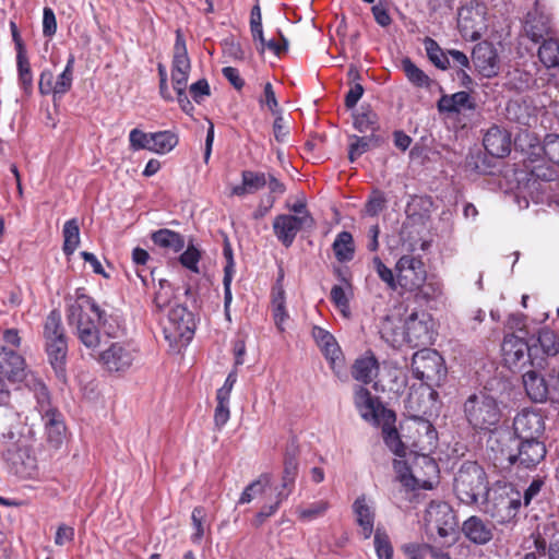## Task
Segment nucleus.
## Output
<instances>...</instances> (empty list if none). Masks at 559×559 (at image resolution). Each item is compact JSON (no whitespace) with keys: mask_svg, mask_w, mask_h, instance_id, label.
I'll return each instance as SVG.
<instances>
[{"mask_svg":"<svg viewBox=\"0 0 559 559\" xmlns=\"http://www.w3.org/2000/svg\"><path fill=\"white\" fill-rule=\"evenodd\" d=\"M68 322L75 329L79 341L92 352H98L102 343L100 331L109 337L118 334L117 319L107 314L88 296L79 295L69 306Z\"/></svg>","mask_w":559,"mask_h":559,"instance_id":"f257e3e1","label":"nucleus"},{"mask_svg":"<svg viewBox=\"0 0 559 559\" xmlns=\"http://www.w3.org/2000/svg\"><path fill=\"white\" fill-rule=\"evenodd\" d=\"M400 481L413 490H430L438 483L439 468L429 453L411 452L405 460H395Z\"/></svg>","mask_w":559,"mask_h":559,"instance_id":"f03ea898","label":"nucleus"},{"mask_svg":"<svg viewBox=\"0 0 559 559\" xmlns=\"http://www.w3.org/2000/svg\"><path fill=\"white\" fill-rule=\"evenodd\" d=\"M27 390L36 401L35 408L44 421L48 442L53 448H59L64 440L66 426L62 415L51 403L46 384L41 379L31 377L27 380Z\"/></svg>","mask_w":559,"mask_h":559,"instance_id":"7ed1b4c3","label":"nucleus"},{"mask_svg":"<svg viewBox=\"0 0 559 559\" xmlns=\"http://www.w3.org/2000/svg\"><path fill=\"white\" fill-rule=\"evenodd\" d=\"M191 70V62L187 52L186 39L181 31L176 32L174 56L171 62V84L177 94V102L180 108L188 115H192L194 106L187 94V85Z\"/></svg>","mask_w":559,"mask_h":559,"instance_id":"20e7f679","label":"nucleus"},{"mask_svg":"<svg viewBox=\"0 0 559 559\" xmlns=\"http://www.w3.org/2000/svg\"><path fill=\"white\" fill-rule=\"evenodd\" d=\"M454 490L465 504H474L488 496L486 473L476 462H465L454 478Z\"/></svg>","mask_w":559,"mask_h":559,"instance_id":"39448f33","label":"nucleus"},{"mask_svg":"<svg viewBox=\"0 0 559 559\" xmlns=\"http://www.w3.org/2000/svg\"><path fill=\"white\" fill-rule=\"evenodd\" d=\"M464 414L475 430H491L501 419L499 403L491 395L480 392L471 395L464 403Z\"/></svg>","mask_w":559,"mask_h":559,"instance_id":"423d86ee","label":"nucleus"},{"mask_svg":"<svg viewBox=\"0 0 559 559\" xmlns=\"http://www.w3.org/2000/svg\"><path fill=\"white\" fill-rule=\"evenodd\" d=\"M163 333L170 346H186L194 333L192 313L182 305L171 306L163 322Z\"/></svg>","mask_w":559,"mask_h":559,"instance_id":"0eeeda50","label":"nucleus"},{"mask_svg":"<svg viewBox=\"0 0 559 559\" xmlns=\"http://www.w3.org/2000/svg\"><path fill=\"white\" fill-rule=\"evenodd\" d=\"M433 337L431 316L425 311H414L405 320L400 337L392 338L394 345L406 342L413 347L428 345Z\"/></svg>","mask_w":559,"mask_h":559,"instance_id":"6e6552de","label":"nucleus"},{"mask_svg":"<svg viewBox=\"0 0 559 559\" xmlns=\"http://www.w3.org/2000/svg\"><path fill=\"white\" fill-rule=\"evenodd\" d=\"M413 376L427 385L438 383L444 376L443 359L437 350L424 348L412 358Z\"/></svg>","mask_w":559,"mask_h":559,"instance_id":"1a4fd4ad","label":"nucleus"},{"mask_svg":"<svg viewBox=\"0 0 559 559\" xmlns=\"http://www.w3.org/2000/svg\"><path fill=\"white\" fill-rule=\"evenodd\" d=\"M396 282L406 292H417L427 281L425 264L419 257L402 255L396 264Z\"/></svg>","mask_w":559,"mask_h":559,"instance_id":"9d476101","label":"nucleus"},{"mask_svg":"<svg viewBox=\"0 0 559 559\" xmlns=\"http://www.w3.org/2000/svg\"><path fill=\"white\" fill-rule=\"evenodd\" d=\"M138 356L136 349L127 342H114L106 349L98 352L99 364L109 372L128 371Z\"/></svg>","mask_w":559,"mask_h":559,"instance_id":"9b49d317","label":"nucleus"},{"mask_svg":"<svg viewBox=\"0 0 559 559\" xmlns=\"http://www.w3.org/2000/svg\"><path fill=\"white\" fill-rule=\"evenodd\" d=\"M354 402L361 418L372 425L379 426L383 420L395 421V414L384 408L379 399L361 385L355 389Z\"/></svg>","mask_w":559,"mask_h":559,"instance_id":"f8f14e48","label":"nucleus"},{"mask_svg":"<svg viewBox=\"0 0 559 559\" xmlns=\"http://www.w3.org/2000/svg\"><path fill=\"white\" fill-rule=\"evenodd\" d=\"M457 26L463 37L478 40L487 29L486 5L478 1H471L459 11Z\"/></svg>","mask_w":559,"mask_h":559,"instance_id":"ddd939ff","label":"nucleus"},{"mask_svg":"<svg viewBox=\"0 0 559 559\" xmlns=\"http://www.w3.org/2000/svg\"><path fill=\"white\" fill-rule=\"evenodd\" d=\"M425 521L442 538L455 535L457 530L456 515L447 502H431L426 510Z\"/></svg>","mask_w":559,"mask_h":559,"instance_id":"4468645a","label":"nucleus"},{"mask_svg":"<svg viewBox=\"0 0 559 559\" xmlns=\"http://www.w3.org/2000/svg\"><path fill=\"white\" fill-rule=\"evenodd\" d=\"M406 429L412 432L408 437V447L413 448L411 452L430 453L437 447V431L429 420L414 418L406 423Z\"/></svg>","mask_w":559,"mask_h":559,"instance_id":"2eb2a0df","label":"nucleus"},{"mask_svg":"<svg viewBox=\"0 0 559 559\" xmlns=\"http://www.w3.org/2000/svg\"><path fill=\"white\" fill-rule=\"evenodd\" d=\"M313 224L314 221L311 215L293 216L292 214H281L274 218L273 230L276 238L285 247H289L302 228H311Z\"/></svg>","mask_w":559,"mask_h":559,"instance_id":"dca6fc26","label":"nucleus"},{"mask_svg":"<svg viewBox=\"0 0 559 559\" xmlns=\"http://www.w3.org/2000/svg\"><path fill=\"white\" fill-rule=\"evenodd\" d=\"M37 378L32 372H26L24 358L14 350L3 347L0 352V379L9 382H24L27 389L28 378Z\"/></svg>","mask_w":559,"mask_h":559,"instance_id":"f3484780","label":"nucleus"},{"mask_svg":"<svg viewBox=\"0 0 559 559\" xmlns=\"http://www.w3.org/2000/svg\"><path fill=\"white\" fill-rule=\"evenodd\" d=\"M312 336L323 352L325 358L329 360L332 370L336 374H340L343 368V358L341 348L334 336L320 326H314L312 329Z\"/></svg>","mask_w":559,"mask_h":559,"instance_id":"a211bd4d","label":"nucleus"},{"mask_svg":"<svg viewBox=\"0 0 559 559\" xmlns=\"http://www.w3.org/2000/svg\"><path fill=\"white\" fill-rule=\"evenodd\" d=\"M513 429L520 440L538 439L545 429L543 417L533 411H523L513 420Z\"/></svg>","mask_w":559,"mask_h":559,"instance_id":"6ab92c4d","label":"nucleus"},{"mask_svg":"<svg viewBox=\"0 0 559 559\" xmlns=\"http://www.w3.org/2000/svg\"><path fill=\"white\" fill-rule=\"evenodd\" d=\"M472 60L477 71L485 78H493L499 72L497 52L487 43L478 44L473 49Z\"/></svg>","mask_w":559,"mask_h":559,"instance_id":"aec40b11","label":"nucleus"},{"mask_svg":"<svg viewBox=\"0 0 559 559\" xmlns=\"http://www.w3.org/2000/svg\"><path fill=\"white\" fill-rule=\"evenodd\" d=\"M352 508L356 523L359 526V533L364 539H369L373 533L376 518L372 501L368 500L365 495H361L356 498Z\"/></svg>","mask_w":559,"mask_h":559,"instance_id":"412c9836","label":"nucleus"},{"mask_svg":"<svg viewBox=\"0 0 559 559\" xmlns=\"http://www.w3.org/2000/svg\"><path fill=\"white\" fill-rule=\"evenodd\" d=\"M511 134L503 128L493 126L484 136L485 150L495 157H504L511 151Z\"/></svg>","mask_w":559,"mask_h":559,"instance_id":"4be33fe9","label":"nucleus"},{"mask_svg":"<svg viewBox=\"0 0 559 559\" xmlns=\"http://www.w3.org/2000/svg\"><path fill=\"white\" fill-rule=\"evenodd\" d=\"M545 455L546 448L538 439H523L519 445L518 455L511 456V462L530 468L537 465Z\"/></svg>","mask_w":559,"mask_h":559,"instance_id":"5701e85b","label":"nucleus"},{"mask_svg":"<svg viewBox=\"0 0 559 559\" xmlns=\"http://www.w3.org/2000/svg\"><path fill=\"white\" fill-rule=\"evenodd\" d=\"M462 532L473 544L486 545L493 537V525L473 515L463 522Z\"/></svg>","mask_w":559,"mask_h":559,"instance_id":"b1692460","label":"nucleus"},{"mask_svg":"<svg viewBox=\"0 0 559 559\" xmlns=\"http://www.w3.org/2000/svg\"><path fill=\"white\" fill-rule=\"evenodd\" d=\"M501 349L506 362L516 365L525 357V355H528L530 357L533 355L535 344H528L523 338L511 334L504 337Z\"/></svg>","mask_w":559,"mask_h":559,"instance_id":"393cba45","label":"nucleus"},{"mask_svg":"<svg viewBox=\"0 0 559 559\" xmlns=\"http://www.w3.org/2000/svg\"><path fill=\"white\" fill-rule=\"evenodd\" d=\"M437 107L440 112L461 114L464 110H474L476 104L467 92L461 91L451 95H442Z\"/></svg>","mask_w":559,"mask_h":559,"instance_id":"a878e982","label":"nucleus"},{"mask_svg":"<svg viewBox=\"0 0 559 559\" xmlns=\"http://www.w3.org/2000/svg\"><path fill=\"white\" fill-rule=\"evenodd\" d=\"M524 31L526 36L534 43H538L545 36L551 34L550 20L544 13H539L537 9L528 12L524 22Z\"/></svg>","mask_w":559,"mask_h":559,"instance_id":"bb28decb","label":"nucleus"},{"mask_svg":"<svg viewBox=\"0 0 559 559\" xmlns=\"http://www.w3.org/2000/svg\"><path fill=\"white\" fill-rule=\"evenodd\" d=\"M266 182L267 178L264 173L243 170L241 173V185L234 186L230 190V194L236 197L253 194L261 190Z\"/></svg>","mask_w":559,"mask_h":559,"instance_id":"cd10ccee","label":"nucleus"},{"mask_svg":"<svg viewBox=\"0 0 559 559\" xmlns=\"http://www.w3.org/2000/svg\"><path fill=\"white\" fill-rule=\"evenodd\" d=\"M523 385L527 396L536 403L547 400L548 385L546 380L537 371L531 370L523 374Z\"/></svg>","mask_w":559,"mask_h":559,"instance_id":"c85d7f7f","label":"nucleus"},{"mask_svg":"<svg viewBox=\"0 0 559 559\" xmlns=\"http://www.w3.org/2000/svg\"><path fill=\"white\" fill-rule=\"evenodd\" d=\"M271 311L277 330L284 332L289 314L286 310L285 293L282 286L277 285L273 288Z\"/></svg>","mask_w":559,"mask_h":559,"instance_id":"c756f323","label":"nucleus"},{"mask_svg":"<svg viewBox=\"0 0 559 559\" xmlns=\"http://www.w3.org/2000/svg\"><path fill=\"white\" fill-rule=\"evenodd\" d=\"M394 421L383 420L382 425V437L386 447L400 459L405 460L408 455L406 453V449L408 448V443L402 441L397 430L392 427Z\"/></svg>","mask_w":559,"mask_h":559,"instance_id":"7c9ffc66","label":"nucleus"},{"mask_svg":"<svg viewBox=\"0 0 559 559\" xmlns=\"http://www.w3.org/2000/svg\"><path fill=\"white\" fill-rule=\"evenodd\" d=\"M379 365L373 356L361 357L353 366L352 374L355 380L370 383L378 376Z\"/></svg>","mask_w":559,"mask_h":559,"instance_id":"2f4dec72","label":"nucleus"},{"mask_svg":"<svg viewBox=\"0 0 559 559\" xmlns=\"http://www.w3.org/2000/svg\"><path fill=\"white\" fill-rule=\"evenodd\" d=\"M152 240L156 246L174 252H179L185 247L183 237L179 233L166 228L153 233Z\"/></svg>","mask_w":559,"mask_h":559,"instance_id":"473e14b6","label":"nucleus"},{"mask_svg":"<svg viewBox=\"0 0 559 559\" xmlns=\"http://www.w3.org/2000/svg\"><path fill=\"white\" fill-rule=\"evenodd\" d=\"M342 285H334L332 287L331 300L343 317L348 318L350 314L349 298L352 296V285L346 278H342Z\"/></svg>","mask_w":559,"mask_h":559,"instance_id":"72a5a7b5","label":"nucleus"},{"mask_svg":"<svg viewBox=\"0 0 559 559\" xmlns=\"http://www.w3.org/2000/svg\"><path fill=\"white\" fill-rule=\"evenodd\" d=\"M46 352L49 358V361L52 368L57 373H60L64 370L67 353H68V343L66 340L46 342Z\"/></svg>","mask_w":559,"mask_h":559,"instance_id":"f704fd0d","label":"nucleus"},{"mask_svg":"<svg viewBox=\"0 0 559 559\" xmlns=\"http://www.w3.org/2000/svg\"><path fill=\"white\" fill-rule=\"evenodd\" d=\"M333 252L338 262H348L354 258L355 245L350 233L341 231L334 242Z\"/></svg>","mask_w":559,"mask_h":559,"instance_id":"c9c22d12","label":"nucleus"},{"mask_svg":"<svg viewBox=\"0 0 559 559\" xmlns=\"http://www.w3.org/2000/svg\"><path fill=\"white\" fill-rule=\"evenodd\" d=\"M178 135L173 131L153 132L152 146L150 152L156 154H167L178 144Z\"/></svg>","mask_w":559,"mask_h":559,"instance_id":"e433bc0d","label":"nucleus"},{"mask_svg":"<svg viewBox=\"0 0 559 559\" xmlns=\"http://www.w3.org/2000/svg\"><path fill=\"white\" fill-rule=\"evenodd\" d=\"M63 252L70 257L74 253L80 245V227L75 218L69 219L64 223L63 229Z\"/></svg>","mask_w":559,"mask_h":559,"instance_id":"4c0bfd02","label":"nucleus"},{"mask_svg":"<svg viewBox=\"0 0 559 559\" xmlns=\"http://www.w3.org/2000/svg\"><path fill=\"white\" fill-rule=\"evenodd\" d=\"M17 70H19V81L21 87L25 93H29L33 88V75L31 71V66L27 57L25 56L23 45L17 43Z\"/></svg>","mask_w":559,"mask_h":559,"instance_id":"58836bf2","label":"nucleus"},{"mask_svg":"<svg viewBox=\"0 0 559 559\" xmlns=\"http://www.w3.org/2000/svg\"><path fill=\"white\" fill-rule=\"evenodd\" d=\"M538 58L547 69L558 67L559 41L552 37L545 39L538 49Z\"/></svg>","mask_w":559,"mask_h":559,"instance_id":"ea45409f","label":"nucleus"},{"mask_svg":"<svg viewBox=\"0 0 559 559\" xmlns=\"http://www.w3.org/2000/svg\"><path fill=\"white\" fill-rule=\"evenodd\" d=\"M533 344H535V347L539 345L543 354L547 356H556L559 354V336L547 328L538 332Z\"/></svg>","mask_w":559,"mask_h":559,"instance_id":"a19ab883","label":"nucleus"},{"mask_svg":"<svg viewBox=\"0 0 559 559\" xmlns=\"http://www.w3.org/2000/svg\"><path fill=\"white\" fill-rule=\"evenodd\" d=\"M44 337L46 342L66 340L64 330L61 323V316L58 311H51L44 325Z\"/></svg>","mask_w":559,"mask_h":559,"instance_id":"79ce46f5","label":"nucleus"},{"mask_svg":"<svg viewBox=\"0 0 559 559\" xmlns=\"http://www.w3.org/2000/svg\"><path fill=\"white\" fill-rule=\"evenodd\" d=\"M424 46H425V49H426L429 60L437 68H439L441 70H447L448 68L451 67L448 51L444 52L435 39H432L430 37L425 38Z\"/></svg>","mask_w":559,"mask_h":559,"instance_id":"37998d69","label":"nucleus"},{"mask_svg":"<svg viewBox=\"0 0 559 559\" xmlns=\"http://www.w3.org/2000/svg\"><path fill=\"white\" fill-rule=\"evenodd\" d=\"M401 68L405 73L407 80L417 87H429V76L419 69L409 58H404L401 62Z\"/></svg>","mask_w":559,"mask_h":559,"instance_id":"c03bdc74","label":"nucleus"},{"mask_svg":"<svg viewBox=\"0 0 559 559\" xmlns=\"http://www.w3.org/2000/svg\"><path fill=\"white\" fill-rule=\"evenodd\" d=\"M271 484L270 474H261L258 479L250 483L239 497L238 503H250L255 496L264 492L265 488Z\"/></svg>","mask_w":559,"mask_h":559,"instance_id":"a18cd8bd","label":"nucleus"},{"mask_svg":"<svg viewBox=\"0 0 559 559\" xmlns=\"http://www.w3.org/2000/svg\"><path fill=\"white\" fill-rule=\"evenodd\" d=\"M329 508L330 503L328 501L319 500L308 504L307 507L299 508L297 513L300 520L310 522L323 516Z\"/></svg>","mask_w":559,"mask_h":559,"instance_id":"49530a36","label":"nucleus"},{"mask_svg":"<svg viewBox=\"0 0 559 559\" xmlns=\"http://www.w3.org/2000/svg\"><path fill=\"white\" fill-rule=\"evenodd\" d=\"M433 548L435 547L425 543H409L405 544L402 550L407 559H431Z\"/></svg>","mask_w":559,"mask_h":559,"instance_id":"de8ad7c7","label":"nucleus"},{"mask_svg":"<svg viewBox=\"0 0 559 559\" xmlns=\"http://www.w3.org/2000/svg\"><path fill=\"white\" fill-rule=\"evenodd\" d=\"M373 544L378 559H392L393 547L385 532L378 528L374 532Z\"/></svg>","mask_w":559,"mask_h":559,"instance_id":"09e8293b","label":"nucleus"},{"mask_svg":"<svg viewBox=\"0 0 559 559\" xmlns=\"http://www.w3.org/2000/svg\"><path fill=\"white\" fill-rule=\"evenodd\" d=\"M297 473H298L297 460L295 457H287L284 463L282 489L280 491L289 492V493L292 492V488L294 486Z\"/></svg>","mask_w":559,"mask_h":559,"instance_id":"8fccbe9b","label":"nucleus"},{"mask_svg":"<svg viewBox=\"0 0 559 559\" xmlns=\"http://www.w3.org/2000/svg\"><path fill=\"white\" fill-rule=\"evenodd\" d=\"M201 259V251L193 245H189L185 252L180 255V263L193 273H199V262Z\"/></svg>","mask_w":559,"mask_h":559,"instance_id":"3c124183","label":"nucleus"},{"mask_svg":"<svg viewBox=\"0 0 559 559\" xmlns=\"http://www.w3.org/2000/svg\"><path fill=\"white\" fill-rule=\"evenodd\" d=\"M174 296L173 288L170 284L163 280L159 281V288L155 293L154 304L158 310H164L165 308L169 307L171 304V299Z\"/></svg>","mask_w":559,"mask_h":559,"instance_id":"603ef678","label":"nucleus"},{"mask_svg":"<svg viewBox=\"0 0 559 559\" xmlns=\"http://www.w3.org/2000/svg\"><path fill=\"white\" fill-rule=\"evenodd\" d=\"M153 132L145 133L140 129H132L129 133L130 146L134 151L147 150L152 146Z\"/></svg>","mask_w":559,"mask_h":559,"instance_id":"864d4df0","label":"nucleus"},{"mask_svg":"<svg viewBox=\"0 0 559 559\" xmlns=\"http://www.w3.org/2000/svg\"><path fill=\"white\" fill-rule=\"evenodd\" d=\"M204 518H205V512H204L203 508L198 507V508L193 509L192 514H191L192 527H193L191 540L194 544H200L204 536V525H203Z\"/></svg>","mask_w":559,"mask_h":559,"instance_id":"5fc2aeb1","label":"nucleus"},{"mask_svg":"<svg viewBox=\"0 0 559 559\" xmlns=\"http://www.w3.org/2000/svg\"><path fill=\"white\" fill-rule=\"evenodd\" d=\"M288 496H289V492L278 491L276 495L275 503L270 504V506H264L261 509V511L255 515L253 525H255L257 527L261 526L267 518H270L277 511L281 502L283 500H285Z\"/></svg>","mask_w":559,"mask_h":559,"instance_id":"6e6d98bb","label":"nucleus"},{"mask_svg":"<svg viewBox=\"0 0 559 559\" xmlns=\"http://www.w3.org/2000/svg\"><path fill=\"white\" fill-rule=\"evenodd\" d=\"M543 151L550 162L559 165V135L547 134L544 140Z\"/></svg>","mask_w":559,"mask_h":559,"instance_id":"4d7b16f0","label":"nucleus"},{"mask_svg":"<svg viewBox=\"0 0 559 559\" xmlns=\"http://www.w3.org/2000/svg\"><path fill=\"white\" fill-rule=\"evenodd\" d=\"M385 203L384 194L380 191H374L365 205V213L369 216H376L383 211Z\"/></svg>","mask_w":559,"mask_h":559,"instance_id":"13d9d810","label":"nucleus"},{"mask_svg":"<svg viewBox=\"0 0 559 559\" xmlns=\"http://www.w3.org/2000/svg\"><path fill=\"white\" fill-rule=\"evenodd\" d=\"M371 139L368 136H354V141L349 145L348 158L353 163L370 147Z\"/></svg>","mask_w":559,"mask_h":559,"instance_id":"bf43d9fd","label":"nucleus"},{"mask_svg":"<svg viewBox=\"0 0 559 559\" xmlns=\"http://www.w3.org/2000/svg\"><path fill=\"white\" fill-rule=\"evenodd\" d=\"M73 75L62 71L56 79L53 84V99L61 98L66 93L71 90Z\"/></svg>","mask_w":559,"mask_h":559,"instance_id":"052dcab7","label":"nucleus"},{"mask_svg":"<svg viewBox=\"0 0 559 559\" xmlns=\"http://www.w3.org/2000/svg\"><path fill=\"white\" fill-rule=\"evenodd\" d=\"M373 264L376 266L377 273L379 277L391 288L396 289L399 286L396 282V276H394L391 269H389L380 258L376 257L373 259Z\"/></svg>","mask_w":559,"mask_h":559,"instance_id":"680f3d73","label":"nucleus"},{"mask_svg":"<svg viewBox=\"0 0 559 559\" xmlns=\"http://www.w3.org/2000/svg\"><path fill=\"white\" fill-rule=\"evenodd\" d=\"M545 481L543 478H534L523 493V504L528 507L540 493Z\"/></svg>","mask_w":559,"mask_h":559,"instance_id":"e2e57ef3","label":"nucleus"},{"mask_svg":"<svg viewBox=\"0 0 559 559\" xmlns=\"http://www.w3.org/2000/svg\"><path fill=\"white\" fill-rule=\"evenodd\" d=\"M57 32L56 15L51 8L45 7L43 11V34L52 37Z\"/></svg>","mask_w":559,"mask_h":559,"instance_id":"0e129e2a","label":"nucleus"},{"mask_svg":"<svg viewBox=\"0 0 559 559\" xmlns=\"http://www.w3.org/2000/svg\"><path fill=\"white\" fill-rule=\"evenodd\" d=\"M260 104L265 105L274 115L280 111L278 102L270 82L264 85L263 96L260 98Z\"/></svg>","mask_w":559,"mask_h":559,"instance_id":"69168bd1","label":"nucleus"},{"mask_svg":"<svg viewBox=\"0 0 559 559\" xmlns=\"http://www.w3.org/2000/svg\"><path fill=\"white\" fill-rule=\"evenodd\" d=\"M189 92L194 102L200 104L205 96L210 95V85L205 79H201L195 83L191 84Z\"/></svg>","mask_w":559,"mask_h":559,"instance_id":"338daca9","label":"nucleus"},{"mask_svg":"<svg viewBox=\"0 0 559 559\" xmlns=\"http://www.w3.org/2000/svg\"><path fill=\"white\" fill-rule=\"evenodd\" d=\"M376 115L372 112H366L355 116L354 127L359 132H367L374 130Z\"/></svg>","mask_w":559,"mask_h":559,"instance_id":"774afa93","label":"nucleus"}]
</instances>
